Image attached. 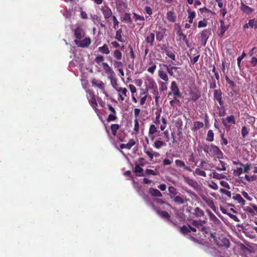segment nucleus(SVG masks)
<instances>
[{"label":"nucleus","instance_id":"obj_7","mask_svg":"<svg viewBox=\"0 0 257 257\" xmlns=\"http://www.w3.org/2000/svg\"><path fill=\"white\" fill-rule=\"evenodd\" d=\"M163 66L166 69L167 72L168 73L170 76L175 77V72H178V69L180 68L171 66V65H167L166 64H160V66Z\"/></svg>","mask_w":257,"mask_h":257},{"label":"nucleus","instance_id":"obj_39","mask_svg":"<svg viewBox=\"0 0 257 257\" xmlns=\"http://www.w3.org/2000/svg\"><path fill=\"white\" fill-rule=\"evenodd\" d=\"M177 97L178 96H173V99L170 101L169 103L171 107L175 108L180 105V101Z\"/></svg>","mask_w":257,"mask_h":257},{"label":"nucleus","instance_id":"obj_30","mask_svg":"<svg viewBox=\"0 0 257 257\" xmlns=\"http://www.w3.org/2000/svg\"><path fill=\"white\" fill-rule=\"evenodd\" d=\"M190 225H189V224L184 225L180 227L179 231L182 234L186 235L190 232Z\"/></svg>","mask_w":257,"mask_h":257},{"label":"nucleus","instance_id":"obj_2","mask_svg":"<svg viewBox=\"0 0 257 257\" xmlns=\"http://www.w3.org/2000/svg\"><path fill=\"white\" fill-rule=\"evenodd\" d=\"M210 149L209 155L210 157L214 158V159H220L223 158V154L217 146L212 144Z\"/></svg>","mask_w":257,"mask_h":257},{"label":"nucleus","instance_id":"obj_33","mask_svg":"<svg viewBox=\"0 0 257 257\" xmlns=\"http://www.w3.org/2000/svg\"><path fill=\"white\" fill-rule=\"evenodd\" d=\"M232 199L236 201L237 203L240 204L241 206H243L245 205V200L242 198L241 195L239 194H236L235 195H234L232 197Z\"/></svg>","mask_w":257,"mask_h":257},{"label":"nucleus","instance_id":"obj_17","mask_svg":"<svg viewBox=\"0 0 257 257\" xmlns=\"http://www.w3.org/2000/svg\"><path fill=\"white\" fill-rule=\"evenodd\" d=\"M75 40H81L84 35L83 31L80 27H77L74 31Z\"/></svg>","mask_w":257,"mask_h":257},{"label":"nucleus","instance_id":"obj_44","mask_svg":"<svg viewBox=\"0 0 257 257\" xmlns=\"http://www.w3.org/2000/svg\"><path fill=\"white\" fill-rule=\"evenodd\" d=\"M122 21L127 24H132L133 21L131 17V14L127 13L124 14V17L122 18Z\"/></svg>","mask_w":257,"mask_h":257},{"label":"nucleus","instance_id":"obj_15","mask_svg":"<svg viewBox=\"0 0 257 257\" xmlns=\"http://www.w3.org/2000/svg\"><path fill=\"white\" fill-rule=\"evenodd\" d=\"M145 41L149 44L150 46H153L155 42V34L154 33H149L146 37Z\"/></svg>","mask_w":257,"mask_h":257},{"label":"nucleus","instance_id":"obj_57","mask_svg":"<svg viewBox=\"0 0 257 257\" xmlns=\"http://www.w3.org/2000/svg\"><path fill=\"white\" fill-rule=\"evenodd\" d=\"M152 93L155 95V102L157 103L158 99L160 98L159 92L158 89V86L153 89H152Z\"/></svg>","mask_w":257,"mask_h":257},{"label":"nucleus","instance_id":"obj_19","mask_svg":"<svg viewBox=\"0 0 257 257\" xmlns=\"http://www.w3.org/2000/svg\"><path fill=\"white\" fill-rule=\"evenodd\" d=\"M175 164L177 167L183 168L184 170L188 171L189 172H191L192 169L189 166H187L185 165L184 161L181 160H175Z\"/></svg>","mask_w":257,"mask_h":257},{"label":"nucleus","instance_id":"obj_24","mask_svg":"<svg viewBox=\"0 0 257 257\" xmlns=\"http://www.w3.org/2000/svg\"><path fill=\"white\" fill-rule=\"evenodd\" d=\"M240 10L244 13L249 14L253 12V9L245 5L243 2L241 3Z\"/></svg>","mask_w":257,"mask_h":257},{"label":"nucleus","instance_id":"obj_62","mask_svg":"<svg viewBox=\"0 0 257 257\" xmlns=\"http://www.w3.org/2000/svg\"><path fill=\"white\" fill-rule=\"evenodd\" d=\"M249 133V129L246 126H243L241 128V134L243 138H245Z\"/></svg>","mask_w":257,"mask_h":257},{"label":"nucleus","instance_id":"obj_49","mask_svg":"<svg viewBox=\"0 0 257 257\" xmlns=\"http://www.w3.org/2000/svg\"><path fill=\"white\" fill-rule=\"evenodd\" d=\"M204 126L203 123L201 121H196L194 122L193 127L192 128L193 131H196L201 128H202Z\"/></svg>","mask_w":257,"mask_h":257},{"label":"nucleus","instance_id":"obj_55","mask_svg":"<svg viewBox=\"0 0 257 257\" xmlns=\"http://www.w3.org/2000/svg\"><path fill=\"white\" fill-rule=\"evenodd\" d=\"M122 30L121 29H118L116 31L115 38L119 42H123L124 41L122 38L121 36Z\"/></svg>","mask_w":257,"mask_h":257},{"label":"nucleus","instance_id":"obj_37","mask_svg":"<svg viewBox=\"0 0 257 257\" xmlns=\"http://www.w3.org/2000/svg\"><path fill=\"white\" fill-rule=\"evenodd\" d=\"M120 125L117 123L111 124L110 126L112 135L113 136L116 135L117 131L120 128Z\"/></svg>","mask_w":257,"mask_h":257},{"label":"nucleus","instance_id":"obj_28","mask_svg":"<svg viewBox=\"0 0 257 257\" xmlns=\"http://www.w3.org/2000/svg\"><path fill=\"white\" fill-rule=\"evenodd\" d=\"M189 94L191 97V100L194 101L197 100L200 97V93L197 90H191L189 92Z\"/></svg>","mask_w":257,"mask_h":257},{"label":"nucleus","instance_id":"obj_12","mask_svg":"<svg viewBox=\"0 0 257 257\" xmlns=\"http://www.w3.org/2000/svg\"><path fill=\"white\" fill-rule=\"evenodd\" d=\"M244 210L248 213L250 215L253 216L257 214V205L254 204H250V206H246Z\"/></svg>","mask_w":257,"mask_h":257},{"label":"nucleus","instance_id":"obj_53","mask_svg":"<svg viewBox=\"0 0 257 257\" xmlns=\"http://www.w3.org/2000/svg\"><path fill=\"white\" fill-rule=\"evenodd\" d=\"M173 201L177 204H183L185 203L184 198L179 196H175L173 198Z\"/></svg>","mask_w":257,"mask_h":257},{"label":"nucleus","instance_id":"obj_64","mask_svg":"<svg viewBox=\"0 0 257 257\" xmlns=\"http://www.w3.org/2000/svg\"><path fill=\"white\" fill-rule=\"evenodd\" d=\"M248 26L250 28L254 27L255 29H257V21L255 19L249 20L248 21Z\"/></svg>","mask_w":257,"mask_h":257},{"label":"nucleus","instance_id":"obj_9","mask_svg":"<svg viewBox=\"0 0 257 257\" xmlns=\"http://www.w3.org/2000/svg\"><path fill=\"white\" fill-rule=\"evenodd\" d=\"M157 214L162 218L167 219L168 221L172 223L173 224L175 225V223H174L172 220H171V215L169 214V213L166 211H161L158 209L155 208Z\"/></svg>","mask_w":257,"mask_h":257},{"label":"nucleus","instance_id":"obj_61","mask_svg":"<svg viewBox=\"0 0 257 257\" xmlns=\"http://www.w3.org/2000/svg\"><path fill=\"white\" fill-rule=\"evenodd\" d=\"M117 117L115 114H109L106 118V121L108 122L110 121H115L117 119Z\"/></svg>","mask_w":257,"mask_h":257},{"label":"nucleus","instance_id":"obj_13","mask_svg":"<svg viewBox=\"0 0 257 257\" xmlns=\"http://www.w3.org/2000/svg\"><path fill=\"white\" fill-rule=\"evenodd\" d=\"M91 83L92 86L97 87L102 91H105V84L101 80L93 78L91 80Z\"/></svg>","mask_w":257,"mask_h":257},{"label":"nucleus","instance_id":"obj_10","mask_svg":"<svg viewBox=\"0 0 257 257\" xmlns=\"http://www.w3.org/2000/svg\"><path fill=\"white\" fill-rule=\"evenodd\" d=\"M192 52H194L193 54V55L194 56L193 57L191 55L189 54L188 56L190 59L191 63L194 65L198 61L199 58L200 57V54H199V52L197 51V50L195 49L194 48H192L190 49V53H192Z\"/></svg>","mask_w":257,"mask_h":257},{"label":"nucleus","instance_id":"obj_54","mask_svg":"<svg viewBox=\"0 0 257 257\" xmlns=\"http://www.w3.org/2000/svg\"><path fill=\"white\" fill-rule=\"evenodd\" d=\"M241 167L242 166L237 167L236 169H234L233 171V174L235 176L239 177L240 176L241 174L244 173L243 169Z\"/></svg>","mask_w":257,"mask_h":257},{"label":"nucleus","instance_id":"obj_16","mask_svg":"<svg viewBox=\"0 0 257 257\" xmlns=\"http://www.w3.org/2000/svg\"><path fill=\"white\" fill-rule=\"evenodd\" d=\"M204 201L211 208L214 212H216V208L214 205L213 200L210 197H203Z\"/></svg>","mask_w":257,"mask_h":257},{"label":"nucleus","instance_id":"obj_20","mask_svg":"<svg viewBox=\"0 0 257 257\" xmlns=\"http://www.w3.org/2000/svg\"><path fill=\"white\" fill-rule=\"evenodd\" d=\"M166 18L167 20L169 22L174 23L176 21V14L172 11H168L166 14Z\"/></svg>","mask_w":257,"mask_h":257},{"label":"nucleus","instance_id":"obj_29","mask_svg":"<svg viewBox=\"0 0 257 257\" xmlns=\"http://www.w3.org/2000/svg\"><path fill=\"white\" fill-rule=\"evenodd\" d=\"M210 34V31L208 30H204L201 34V41L204 42V45L206 44L207 40Z\"/></svg>","mask_w":257,"mask_h":257},{"label":"nucleus","instance_id":"obj_43","mask_svg":"<svg viewBox=\"0 0 257 257\" xmlns=\"http://www.w3.org/2000/svg\"><path fill=\"white\" fill-rule=\"evenodd\" d=\"M134 172L137 174V176H144L143 173V169L142 167H141L139 165L137 164L136 165L134 168Z\"/></svg>","mask_w":257,"mask_h":257},{"label":"nucleus","instance_id":"obj_52","mask_svg":"<svg viewBox=\"0 0 257 257\" xmlns=\"http://www.w3.org/2000/svg\"><path fill=\"white\" fill-rule=\"evenodd\" d=\"M211 148V144L210 145L208 144H204L200 147V148L206 154L209 155L210 152V148Z\"/></svg>","mask_w":257,"mask_h":257},{"label":"nucleus","instance_id":"obj_31","mask_svg":"<svg viewBox=\"0 0 257 257\" xmlns=\"http://www.w3.org/2000/svg\"><path fill=\"white\" fill-rule=\"evenodd\" d=\"M112 55L114 58V60H120L122 57V53L118 49L114 50L112 52Z\"/></svg>","mask_w":257,"mask_h":257},{"label":"nucleus","instance_id":"obj_41","mask_svg":"<svg viewBox=\"0 0 257 257\" xmlns=\"http://www.w3.org/2000/svg\"><path fill=\"white\" fill-rule=\"evenodd\" d=\"M219 22L220 23V35L222 36L224 34L225 32L228 29V26H226L224 24L223 20H220Z\"/></svg>","mask_w":257,"mask_h":257},{"label":"nucleus","instance_id":"obj_48","mask_svg":"<svg viewBox=\"0 0 257 257\" xmlns=\"http://www.w3.org/2000/svg\"><path fill=\"white\" fill-rule=\"evenodd\" d=\"M193 174L194 175H198L204 177L206 176V172L200 168H196L193 172Z\"/></svg>","mask_w":257,"mask_h":257},{"label":"nucleus","instance_id":"obj_5","mask_svg":"<svg viewBox=\"0 0 257 257\" xmlns=\"http://www.w3.org/2000/svg\"><path fill=\"white\" fill-rule=\"evenodd\" d=\"M206 212L209 217L210 220L211 221L212 226L215 227H220L222 225L221 221L209 209L206 210Z\"/></svg>","mask_w":257,"mask_h":257},{"label":"nucleus","instance_id":"obj_11","mask_svg":"<svg viewBox=\"0 0 257 257\" xmlns=\"http://www.w3.org/2000/svg\"><path fill=\"white\" fill-rule=\"evenodd\" d=\"M101 66L103 68V70L106 74L108 75V76H112L115 75L114 72L112 69L109 66V65L106 62H102Z\"/></svg>","mask_w":257,"mask_h":257},{"label":"nucleus","instance_id":"obj_38","mask_svg":"<svg viewBox=\"0 0 257 257\" xmlns=\"http://www.w3.org/2000/svg\"><path fill=\"white\" fill-rule=\"evenodd\" d=\"M222 98V92L220 89H215L213 91V99L215 101Z\"/></svg>","mask_w":257,"mask_h":257},{"label":"nucleus","instance_id":"obj_4","mask_svg":"<svg viewBox=\"0 0 257 257\" xmlns=\"http://www.w3.org/2000/svg\"><path fill=\"white\" fill-rule=\"evenodd\" d=\"M86 92L87 93V98L90 105L93 109H96L98 105L93 91L88 89L86 90Z\"/></svg>","mask_w":257,"mask_h":257},{"label":"nucleus","instance_id":"obj_8","mask_svg":"<svg viewBox=\"0 0 257 257\" xmlns=\"http://www.w3.org/2000/svg\"><path fill=\"white\" fill-rule=\"evenodd\" d=\"M75 44L79 47H87L91 44V41L89 37H85L82 40H74Z\"/></svg>","mask_w":257,"mask_h":257},{"label":"nucleus","instance_id":"obj_42","mask_svg":"<svg viewBox=\"0 0 257 257\" xmlns=\"http://www.w3.org/2000/svg\"><path fill=\"white\" fill-rule=\"evenodd\" d=\"M188 13V22L190 24L193 23V19L195 18L196 16V13L194 11H192L190 9L187 11Z\"/></svg>","mask_w":257,"mask_h":257},{"label":"nucleus","instance_id":"obj_25","mask_svg":"<svg viewBox=\"0 0 257 257\" xmlns=\"http://www.w3.org/2000/svg\"><path fill=\"white\" fill-rule=\"evenodd\" d=\"M222 121L223 125L225 126H227V123H232V124L235 123V119L234 116L232 115L227 116L225 120L224 119H222Z\"/></svg>","mask_w":257,"mask_h":257},{"label":"nucleus","instance_id":"obj_40","mask_svg":"<svg viewBox=\"0 0 257 257\" xmlns=\"http://www.w3.org/2000/svg\"><path fill=\"white\" fill-rule=\"evenodd\" d=\"M161 112V108L158 109L155 112L156 117L153 122L156 125L159 124L160 123V116Z\"/></svg>","mask_w":257,"mask_h":257},{"label":"nucleus","instance_id":"obj_22","mask_svg":"<svg viewBox=\"0 0 257 257\" xmlns=\"http://www.w3.org/2000/svg\"><path fill=\"white\" fill-rule=\"evenodd\" d=\"M147 80L148 81V84L146 86L147 90L153 89L157 87V85L153 78L150 77L147 79Z\"/></svg>","mask_w":257,"mask_h":257},{"label":"nucleus","instance_id":"obj_3","mask_svg":"<svg viewBox=\"0 0 257 257\" xmlns=\"http://www.w3.org/2000/svg\"><path fill=\"white\" fill-rule=\"evenodd\" d=\"M170 90L171 91L168 92V96L173 95V96H178V97L182 96V93L180 92L176 81H173L171 82Z\"/></svg>","mask_w":257,"mask_h":257},{"label":"nucleus","instance_id":"obj_58","mask_svg":"<svg viewBox=\"0 0 257 257\" xmlns=\"http://www.w3.org/2000/svg\"><path fill=\"white\" fill-rule=\"evenodd\" d=\"M206 140L208 142H212L214 140V133L212 130H209L207 132Z\"/></svg>","mask_w":257,"mask_h":257},{"label":"nucleus","instance_id":"obj_14","mask_svg":"<svg viewBox=\"0 0 257 257\" xmlns=\"http://www.w3.org/2000/svg\"><path fill=\"white\" fill-rule=\"evenodd\" d=\"M117 91L118 92V96L121 101H123L125 99V97L127 96L128 91L126 88L119 87Z\"/></svg>","mask_w":257,"mask_h":257},{"label":"nucleus","instance_id":"obj_21","mask_svg":"<svg viewBox=\"0 0 257 257\" xmlns=\"http://www.w3.org/2000/svg\"><path fill=\"white\" fill-rule=\"evenodd\" d=\"M199 167L204 170L210 171L212 169V164L208 163L207 161L202 160L199 165Z\"/></svg>","mask_w":257,"mask_h":257},{"label":"nucleus","instance_id":"obj_56","mask_svg":"<svg viewBox=\"0 0 257 257\" xmlns=\"http://www.w3.org/2000/svg\"><path fill=\"white\" fill-rule=\"evenodd\" d=\"M133 18L136 22L140 21V22H144L145 18L144 16L139 15L136 13H133Z\"/></svg>","mask_w":257,"mask_h":257},{"label":"nucleus","instance_id":"obj_51","mask_svg":"<svg viewBox=\"0 0 257 257\" xmlns=\"http://www.w3.org/2000/svg\"><path fill=\"white\" fill-rule=\"evenodd\" d=\"M117 9L124 10L127 8V4L122 1L118 0L116 2Z\"/></svg>","mask_w":257,"mask_h":257},{"label":"nucleus","instance_id":"obj_47","mask_svg":"<svg viewBox=\"0 0 257 257\" xmlns=\"http://www.w3.org/2000/svg\"><path fill=\"white\" fill-rule=\"evenodd\" d=\"M166 55L174 61L176 60V55L172 49H169L165 52Z\"/></svg>","mask_w":257,"mask_h":257},{"label":"nucleus","instance_id":"obj_32","mask_svg":"<svg viewBox=\"0 0 257 257\" xmlns=\"http://www.w3.org/2000/svg\"><path fill=\"white\" fill-rule=\"evenodd\" d=\"M206 221L205 220H193L192 221V225L196 227L197 228L199 229V230L203 224H205Z\"/></svg>","mask_w":257,"mask_h":257},{"label":"nucleus","instance_id":"obj_63","mask_svg":"<svg viewBox=\"0 0 257 257\" xmlns=\"http://www.w3.org/2000/svg\"><path fill=\"white\" fill-rule=\"evenodd\" d=\"M134 123L135 125L134 130L137 134H138L140 131V124L138 121V119H135Z\"/></svg>","mask_w":257,"mask_h":257},{"label":"nucleus","instance_id":"obj_50","mask_svg":"<svg viewBox=\"0 0 257 257\" xmlns=\"http://www.w3.org/2000/svg\"><path fill=\"white\" fill-rule=\"evenodd\" d=\"M168 83V81H160L159 82V84L160 85V90L161 91L164 92L167 90V84Z\"/></svg>","mask_w":257,"mask_h":257},{"label":"nucleus","instance_id":"obj_6","mask_svg":"<svg viewBox=\"0 0 257 257\" xmlns=\"http://www.w3.org/2000/svg\"><path fill=\"white\" fill-rule=\"evenodd\" d=\"M100 9L105 19L107 20L113 16L112 11L107 5L101 6Z\"/></svg>","mask_w":257,"mask_h":257},{"label":"nucleus","instance_id":"obj_60","mask_svg":"<svg viewBox=\"0 0 257 257\" xmlns=\"http://www.w3.org/2000/svg\"><path fill=\"white\" fill-rule=\"evenodd\" d=\"M113 64L114 67L117 69L123 68V63L120 60H113Z\"/></svg>","mask_w":257,"mask_h":257},{"label":"nucleus","instance_id":"obj_23","mask_svg":"<svg viewBox=\"0 0 257 257\" xmlns=\"http://www.w3.org/2000/svg\"><path fill=\"white\" fill-rule=\"evenodd\" d=\"M158 76L160 78L163 80L164 81L167 82L169 81V77L168 74L162 68H160L158 70Z\"/></svg>","mask_w":257,"mask_h":257},{"label":"nucleus","instance_id":"obj_26","mask_svg":"<svg viewBox=\"0 0 257 257\" xmlns=\"http://www.w3.org/2000/svg\"><path fill=\"white\" fill-rule=\"evenodd\" d=\"M157 134V136H160V131L157 128L155 124H152L150 126L149 135Z\"/></svg>","mask_w":257,"mask_h":257},{"label":"nucleus","instance_id":"obj_18","mask_svg":"<svg viewBox=\"0 0 257 257\" xmlns=\"http://www.w3.org/2000/svg\"><path fill=\"white\" fill-rule=\"evenodd\" d=\"M200 230L206 237H207L210 241H211L212 238L210 234H213L214 232H210L209 227H202L200 228Z\"/></svg>","mask_w":257,"mask_h":257},{"label":"nucleus","instance_id":"obj_27","mask_svg":"<svg viewBox=\"0 0 257 257\" xmlns=\"http://www.w3.org/2000/svg\"><path fill=\"white\" fill-rule=\"evenodd\" d=\"M92 19L94 21V23L96 22L98 23V24L100 25V27L102 28H105V25L103 23V22L101 21V18L100 16L97 15H94L93 16H91Z\"/></svg>","mask_w":257,"mask_h":257},{"label":"nucleus","instance_id":"obj_46","mask_svg":"<svg viewBox=\"0 0 257 257\" xmlns=\"http://www.w3.org/2000/svg\"><path fill=\"white\" fill-rule=\"evenodd\" d=\"M194 214L196 217H200L204 215V212L202 209L197 207L194 209Z\"/></svg>","mask_w":257,"mask_h":257},{"label":"nucleus","instance_id":"obj_45","mask_svg":"<svg viewBox=\"0 0 257 257\" xmlns=\"http://www.w3.org/2000/svg\"><path fill=\"white\" fill-rule=\"evenodd\" d=\"M166 145V144L164 142L160 140H156L153 144V146L157 149H159L161 147L165 146Z\"/></svg>","mask_w":257,"mask_h":257},{"label":"nucleus","instance_id":"obj_35","mask_svg":"<svg viewBox=\"0 0 257 257\" xmlns=\"http://www.w3.org/2000/svg\"><path fill=\"white\" fill-rule=\"evenodd\" d=\"M149 192L153 196L161 197L162 196L161 192L159 190L153 188H150L149 189Z\"/></svg>","mask_w":257,"mask_h":257},{"label":"nucleus","instance_id":"obj_36","mask_svg":"<svg viewBox=\"0 0 257 257\" xmlns=\"http://www.w3.org/2000/svg\"><path fill=\"white\" fill-rule=\"evenodd\" d=\"M98 49L99 52L102 54L107 55L110 53L108 46L106 44H103L101 47H99Z\"/></svg>","mask_w":257,"mask_h":257},{"label":"nucleus","instance_id":"obj_59","mask_svg":"<svg viewBox=\"0 0 257 257\" xmlns=\"http://www.w3.org/2000/svg\"><path fill=\"white\" fill-rule=\"evenodd\" d=\"M175 25L176 26H178V27H179V29H178V31L177 32V35L178 36H180L181 37H182L184 41L186 40L187 37H186V35H185L183 33L181 27H180V26L178 24H177Z\"/></svg>","mask_w":257,"mask_h":257},{"label":"nucleus","instance_id":"obj_1","mask_svg":"<svg viewBox=\"0 0 257 257\" xmlns=\"http://www.w3.org/2000/svg\"><path fill=\"white\" fill-rule=\"evenodd\" d=\"M211 237L213 239L215 244L220 247H224L225 248H228L230 246V241L228 239L224 237L222 235H218L216 232L213 234H210Z\"/></svg>","mask_w":257,"mask_h":257},{"label":"nucleus","instance_id":"obj_34","mask_svg":"<svg viewBox=\"0 0 257 257\" xmlns=\"http://www.w3.org/2000/svg\"><path fill=\"white\" fill-rule=\"evenodd\" d=\"M115 75H113L112 76H108V79L110 81L111 84L113 86V87L117 91L118 87H117V80L115 78Z\"/></svg>","mask_w":257,"mask_h":257}]
</instances>
